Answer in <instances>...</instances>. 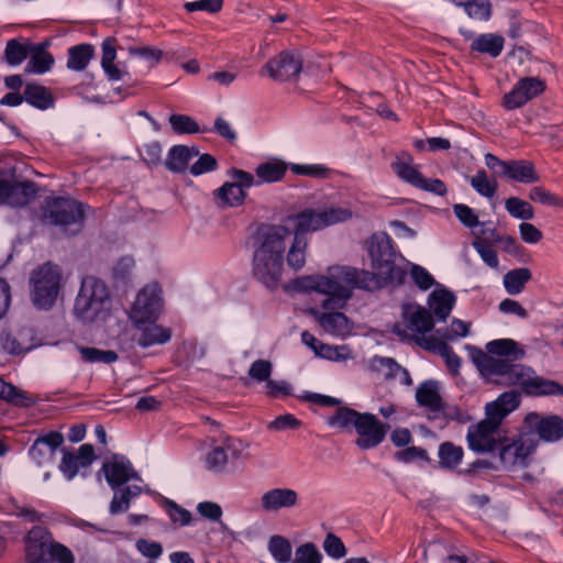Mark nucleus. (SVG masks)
I'll return each mask as SVG.
<instances>
[{
	"label": "nucleus",
	"instance_id": "0e129e2a",
	"mask_svg": "<svg viewBox=\"0 0 563 563\" xmlns=\"http://www.w3.org/2000/svg\"><path fill=\"white\" fill-rule=\"evenodd\" d=\"M323 549L325 553L334 559H341L346 554V548L342 540L334 533H328L323 541Z\"/></svg>",
	"mask_w": 563,
	"mask_h": 563
},
{
	"label": "nucleus",
	"instance_id": "13d9d810",
	"mask_svg": "<svg viewBox=\"0 0 563 563\" xmlns=\"http://www.w3.org/2000/svg\"><path fill=\"white\" fill-rule=\"evenodd\" d=\"M228 461V454L222 446L213 448L205 459L207 470L214 473L223 472Z\"/></svg>",
	"mask_w": 563,
	"mask_h": 563
},
{
	"label": "nucleus",
	"instance_id": "6ab92c4d",
	"mask_svg": "<svg viewBox=\"0 0 563 563\" xmlns=\"http://www.w3.org/2000/svg\"><path fill=\"white\" fill-rule=\"evenodd\" d=\"M97 459L92 444L85 443L80 445L76 453L65 451L59 464V471L71 481L79 472L80 467H89Z\"/></svg>",
	"mask_w": 563,
	"mask_h": 563
},
{
	"label": "nucleus",
	"instance_id": "6e6d98bb",
	"mask_svg": "<svg viewBox=\"0 0 563 563\" xmlns=\"http://www.w3.org/2000/svg\"><path fill=\"white\" fill-rule=\"evenodd\" d=\"M529 199L543 206L563 208V198L542 186L532 187L529 191Z\"/></svg>",
	"mask_w": 563,
	"mask_h": 563
},
{
	"label": "nucleus",
	"instance_id": "e433bc0d",
	"mask_svg": "<svg viewBox=\"0 0 563 563\" xmlns=\"http://www.w3.org/2000/svg\"><path fill=\"white\" fill-rule=\"evenodd\" d=\"M455 297L446 289H437L430 295L432 313L440 320H445L454 306Z\"/></svg>",
	"mask_w": 563,
	"mask_h": 563
},
{
	"label": "nucleus",
	"instance_id": "09e8293b",
	"mask_svg": "<svg viewBox=\"0 0 563 563\" xmlns=\"http://www.w3.org/2000/svg\"><path fill=\"white\" fill-rule=\"evenodd\" d=\"M21 331H3L0 336L2 349L13 355L22 354L31 349V345L22 338Z\"/></svg>",
	"mask_w": 563,
	"mask_h": 563
},
{
	"label": "nucleus",
	"instance_id": "4468645a",
	"mask_svg": "<svg viewBox=\"0 0 563 563\" xmlns=\"http://www.w3.org/2000/svg\"><path fill=\"white\" fill-rule=\"evenodd\" d=\"M525 426L541 441L554 443L563 439V418L559 415L530 412L525 417Z\"/></svg>",
	"mask_w": 563,
	"mask_h": 563
},
{
	"label": "nucleus",
	"instance_id": "412c9836",
	"mask_svg": "<svg viewBox=\"0 0 563 563\" xmlns=\"http://www.w3.org/2000/svg\"><path fill=\"white\" fill-rule=\"evenodd\" d=\"M64 443V435L58 431H51L40 435L29 450L31 459L37 465L53 462L56 450Z\"/></svg>",
	"mask_w": 563,
	"mask_h": 563
},
{
	"label": "nucleus",
	"instance_id": "f257e3e1",
	"mask_svg": "<svg viewBox=\"0 0 563 563\" xmlns=\"http://www.w3.org/2000/svg\"><path fill=\"white\" fill-rule=\"evenodd\" d=\"M367 251L371 257L372 268L375 272L358 269L351 266H335L333 276L345 280L350 286L374 291L387 285H400L406 278V271L397 266V254L390 236L385 232H378L367 242Z\"/></svg>",
	"mask_w": 563,
	"mask_h": 563
},
{
	"label": "nucleus",
	"instance_id": "2eb2a0df",
	"mask_svg": "<svg viewBox=\"0 0 563 563\" xmlns=\"http://www.w3.org/2000/svg\"><path fill=\"white\" fill-rule=\"evenodd\" d=\"M389 429L390 426L380 422L375 415L364 412L355 427V444L361 450L374 449L385 440Z\"/></svg>",
	"mask_w": 563,
	"mask_h": 563
},
{
	"label": "nucleus",
	"instance_id": "79ce46f5",
	"mask_svg": "<svg viewBox=\"0 0 563 563\" xmlns=\"http://www.w3.org/2000/svg\"><path fill=\"white\" fill-rule=\"evenodd\" d=\"M267 550L276 563H289L291 561V543L283 536H272L267 543Z\"/></svg>",
	"mask_w": 563,
	"mask_h": 563
},
{
	"label": "nucleus",
	"instance_id": "774afa93",
	"mask_svg": "<svg viewBox=\"0 0 563 563\" xmlns=\"http://www.w3.org/2000/svg\"><path fill=\"white\" fill-rule=\"evenodd\" d=\"M49 560L56 563H75V556L69 548L53 540Z\"/></svg>",
	"mask_w": 563,
	"mask_h": 563
},
{
	"label": "nucleus",
	"instance_id": "8fccbe9b",
	"mask_svg": "<svg viewBox=\"0 0 563 563\" xmlns=\"http://www.w3.org/2000/svg\"><path fill=\"white\" fill-rule=\"evenodd\" d=\"M471 186L483 197L493 198L498 189V183L489 177L485 169H479L470 179Z\"/></svg>",
	"mask_w": 563,
	"mask_h": 563
},
{
	"label": "nucleus",
	"instance_id": "c9c22d12",
	"mask_svg": "<svg viewBox=\"0 0 563 563\" xmlns=\"http://www.w3.org/2000/svg\"><path fill=\"white\" fill-rule=\"evenodd\" d=\"M505 40L501 35L487 33L473 38L471 49L495 58L503 52Z\"/></svg>",
	"mask_w": 563,
	"mask_h": 563
},
{
	"label": "nucleus",
	"instance_id": "bf43d9fd",
	"mask_svg": "<svg viewBox=\"0 0 563 563\" xmlns=\"http://www.w3.org/2000/svg\"><path fill=\"white\" fill-rule=\"evenodd\" d=\"M169 123L174 132L178 134H191L199 131L198 123L188 115L185 114H172L169 117Z\"/></svg>",
	"mask_w": 563,
	"mask_h": 563
},
{
	"label": "nucleus",
	"instance_id": "37998d69",
	"mask_svg": "<svg viewBox=\"0 0 563 563\" xmlns=\"http://www.w3.org/2000/svg\"><path fill=\"white\" fill-rule=\"evenodd\" d=\"M532 278L531 271L527 267L509 271L504 276V286L509 295L521 292L525 285Z\"/></svg>",
	"mask_w": 563,
	"mask_h": 563
},
{
	"label": "nucleus",
	"instance_id": "4d7b16f0",
	"mask_svg": "<svg viewBox=\"0 0 563 563\" xmlns=\"http://www.w3.org/2000/svg\"><path fill=\"white\" fill-rule=\"evenodd\" d=\"M290 170L296 175L325 179L331 175V169L323 164H291Z\"/></svg>",
	"mask_w": 563,
	"mask_h": 563
},
{
	"label": "nucleus",
	"instance_id": "864d4df0",
	"mask_svg": "<svg viewBox=\"0 0 563 563\" xmlns=\"http://www.w3.org/2000/svg\"><path fill=\"white\" fill-rule=\"evenodd\" d=\"M505 208L512 218L521 220H532L534 218L533 207L520 198L510 197L506 199Z\"/></svg>",
	"mask_w": 563,
	"mask_h": 563
},
{
	"label": "nucleus",
	"instance_id": "b1692460",
	"mask_svg": "<svg viewBox=\"0 0 563 563\" xmlns=\"http://www.w3.org/2000/svg\"><path fill=\"white\" fill-rule=\"evenodd\" d=\"M404 322L400 323L409 334H424L433 329V317L429 310L420 306H405Z\"/></svg>",
	"mask_w": 563,
	"mask_h": 563
},
{
	"label": "nucleus",
	"instance_id": "f8f14e48",
	"mask_svg": "<svg viewBox=\"0 0 563 563\" xmlns=\"http://www.w3.org/2000/svg\"><path fill=\"white\" fill-rule=\"evenodd\" d=\"M538 442L528 434H522L508 443L500 442L499 460L505 468L526 466L530 455L536 451Z\"/></svg>",
	"mask_w": 563,
	"mask_h": 563
},
{
	"label": "nucleus",
	"instance_id": "9d476101",
	"mask_svg": "<svg viewBox=\"0 0 563 563\" xmlns=\"http://www.w3.org/2000/svg\"><path fill=\"white\" fill-rule=\"evenodd\" d=\"M495 417H486L477 424H473L467 431V442L471 450L477 453L493 452L500 444L499 426Z\"/></svg>",
	"mask_w": 563,
	"mask_h": 563
},
{
	"label": "nucleus",
	"instance_id": "72a5a7b5",
	"mask_svg": "<svg viewBox=\"0 0 563 563\" xmlns=\"http://www.w3.org/2000/svg\"><path fill=\"white\" fill-rule=\"evenodd\" d=\"M411 162L412 157L408 153H404L391 164V168L404 181L419 188L424 177L417 167L411 165Z\"/></svg>",
	"mask_w": 563,
	"mask_h": 563
},
{
	"label": "nucleus",
	"instance_id": "c03bdc74",
	"mask_svg": "<svg viewBox=\"0 0 563 563\" xmlns=\"http://www.w3.org/2000/svg\"><path fill=\"white\" fill-rule=\"evenodd\" d=\"M287 172V165L280 161H271L257 166L255 173L257 184L275 183L280 180Z\"/></svg>",
	"mask_w": 563,
	"mask_h": 563
},
{
	"label": "nucleus",
	"instance_id": "e2e57ef3",
	"mask_svg": "<svg viewBox=\"0 0 563 563\" xmlns=\"http://www.w3.org/2000/svg\"><path fill=\"white\" fill-rule=\"evenodd\" d=\"M373 367L383 372L386 379L396 378L402 368L396 361L389 357L374 358Z\"/></svg>",
	"mask_w": 563,
	"mask_h": 563
},
{
	"label": "nucleus",
	"instance_id": "c85d7f7f",
	"mask_svg": "<svg viewBox=\"0 0 563 563\" xmlns=\"http://www.w3.org/2000/svg\"><path fill=\"white\" fill-rule=\"evenodd\" d=\"M506 178L520 184H534L540 180L534 164L528 159H510Z\"/></svg>",
	"mask_w": 563,
	"mask_h": 563
},
{
	"label": "nucleus",
	"instance_id": "7ed1b4c3",
	"mask_svg": "<svg viewBox=\"0 0 563 563\" xmlns=\"http://www.w3.org/2000/svg\"><path fill=\"white\" fill-rule=\"evenodd\" d=\"M110 310L111 298L106 283L95 276H85L75 299V316L82 322H96L106 320Z\"/></svg>",
	"mask_w": 563,
	"mask_h": 563
},
{
	"label": "nucleus",
	"instance_id": "603ef678",
	"mask_svg": "<svg viewBox=\"0 0 563 563\" xmlns=\"http://www.w3.org/2000/svg\"><path fill=\"white\" fill-rule=\"evenodd\" d=\"M362 415L363 413L354 409L341 407L328 418V424L331 427H339L341 429H346L349 427L355 428Z\"/></svg>",
	"mask_w": 563,
	"mask_h": 563
},
{
	"label": "nucleus",
	"instance_id": "aec40b11",
	"mask_svg": "<svg viewBox=\"0 0 563 563\" xmlns=\"http://www.w3.org/2000/svg\"><path fill=\"white\" fill-rule=\"evenodd\" d=\"M111 488L117 489L131 479H139L131 462L121 455H113L112 460L104 462L101 467Z\"/></svg>",
	"mask_w": 563,
	"mask_h": 563
},
{
	"label": "nucleus",
	"instance_id": "58836bf2",
	"mask_svg": "<svg viewBox=\"0 0 563 563\" xmlns=\"http://www.w3.org/2000/svg\"><path fill=\"white\" fill-rule=\"evenodd\" d=\"M141 493L142 487L140 485L133 484L124 487L120 486L110 503V514L117 515L126 511L130 507L131 500L140 496Z\"/></svg>",
	"mask_w": 563,
	"mask_h": 563
},
{
	"label": "nucleus",
	"instance_id": "f704fd0d",
	"mask_svg": "<svg viewBox=\"0 0 563 563\" xmlns=\"http://www.w3.org/2000/svg\"><path fill=\"white\" fill-rule=\"evenodd\" d=\"M24 98L29 104L40 110H47L55 102V98L48 88L33 82L26 84Z\"/></svg>",
	"mask_w": 563,
	"mask_h": 563
},
{
	"label": "nucleus",
	"instance_id": "2f4dec72",
	"mask_svg": "<svg viewBox=\"0 0 563 563\" xmlns=\"http://www.w3.org/2000/svg\"><path fill=\"white\" fill-rule=\"evenodd\" d=\"M198 154L199 152L195 147L175 145L168 152L165 166L173 173H184L191 158L198 156Z\"/></svg>",
	"mask_w": 563,
	"mask_h": 563
},
{
	"label": "nucleus",
	"instance_id": "5fc2aeb1",
	"mask_svg": "<svg viewBox=\"0 0 563 563\" xmlns=\"http://www.w3.org/2000/svg\"><path fill=\"white\" fill-rule=\"evenodd\" d=\"M78 351L81 358L88 363L111 364L118 360V354L111 350L80 346L78 347Z\"/></svg>",
	"mask_w": 563,
	"mask_h": 563
},
{
	"label": "nucleus",
	"instance_id": "a18cd8bd",
	"mask_svg": "<svg viewBox=\"0 0 563 563\" xmlns=\"http://www.w3.org/2000/svg\"><path fill=\"white\" fill-rule=\"evenodd\" d=\"M216 197L221 206L236 207L243 203L245 192L241 186L233 183H225L216 191Z\"/></svg>",
	"mask_w": 563,
	"mask_h": 563
},
{
	"label": "nucleus",
	"instance_id": "f03ea898",
	"mask_svg": "<svg viewBox=\"0 0 563 563\" xmlns=\"http://www.w3.org/2000/svg\"><path fill=\"white\" fill-rule=\"evenodd\" d=\"M289 231L285 227L272 228L254 253L253 274L269 289L277 288L284 266L285 239Z\"/></svg>",
	"mask_w": 563,
	"mask_h": 563
},
{
	"label": "nucleus",
	"instance_id": "cd10ccee",
	"mask_svg": "<svg viewBox=\"0 0 563 563\" xmlns=\"http://www.w3.org/2000/svg\"><path fill=\"white\" fill-rule=\"evenodd\" d=\"M48 44L44 43H32L31 53L29 55V63L26 64L25 70L31 74H45L54 65V57L47 51Z\"/></svg>",
	"mask_w": 563,
	"mask_h": 563
},
{
	"label": "nucleus",
	"instance_id": "39448f33",
	"mask_svg": "<svg viewBox=\"0 0 563 563\" xmlns=\"http://www.w3.org/2000/svg\"><path fill=\"white\" fill-rule=\"evenodd\" d=\"M332 266L328 269V275H310L297 279V287L303 291H318L328 295L322 302L324 310H334L342 308L344 302L352 296V286L345 280L333 276Z\"/></svg>",
	"mask_w": 563,
	"mask_h": 563
},
{
	"label": "nucleus",
	"instance_id": "a19ab883",
	"mask_svg": "<svg viewBox=\"0 0 563 563\" xmlns=\"http://www.w3.org/2000/svg\"><path fill=\"white\" fill-rule=\"evenodd\" d=\"M0 398L9 404L23 408H27L35 402L32 396L12 384L4 382L2 378H0Z\"/></svg>",
	"mask_w": 563,
	"mask_h": 563
},
{
	"label": "nucleus",
	"instance_id": "9b49d317",
	"mask_svg": "<svg viewBox=\"0 0 563 563\" xmlns=\"http://www.w3.org/2000/svg\"><path fill=\"white\" fill-rule=\"evenodd\" d=\"M161 310V297L157 285H146L141 289L130 311V319L134 327L144 322L155 321Z\"/></svg>",
	"mask_w": 563,
	"mask_h": 563
},
{
	"label": "nucleus",
	"instance_id": "1a4fd4ad",
	"mask_svg": "<svg viewBox=\"0 0 563 563\" xmlns=\"http://www.w3.org/2000/svg\"><path fill=\"white\" fill-rule=\"evenodd\" d=\"M416 401L419 407L431 413L430 418L444 416L459 421L463 420V412L457 407L450 408L444 402L439 391V384L435 380H426L418 386Z\"/></svg>",
	"mask_w": 563,
	"mask_h": 563
},
{
	"label": "nucleus",
	"instance_id": "c756f323",
	"mask_svg": "<svg viewBox=\"0 0 563 563\" xmlns=\"http://www.w3.org/2000/svg\"><path fill=\"white\" fill-rule=\"evenodd\" d=\"M393 333L396 334L401 341H412L420 347L438 354L442 351V346L448 345L443 339L437 338L434 335H426V333L421 335L409 334V332H407V330L401 324H395L393 327Z\"/></svg>",
	"mask_w": 563,
	"mask_h": 563
},
{
	"label": "nucleus",
	"instance_id": "5701e85b",
	"mask_svg": "<svg viewBox=\"0 0 563 563\" xmlns=\"http://www.w3.org/2000/svg\"><path fill=\"white\" fill-rule=\"evenodd\" d=\"M261 508L272 512L280 509H290L299 505V495L292 488L276 487L265 492L260 499Z\"/></svg>",
	"mask_w": 563,
	"mask_h": 563
},
{
	"label": "nucleus",
	"instance_id": "49530a36",
	"mask_svg": "<svg viewBox=\"0 0 563 563\" xmlns=\"http://www.w3.org/2000/svg\"><path fill=\"white\" fill-rule=\"evenodd\" d=\"M457 5L463 7L466 14L474 20L486 21L492 14L489 0H453Z\"/></svg>",
	"mask_w": 563,
	"mask_h": 563
},
{
	"label": "nucleus",
	"instance_id": "0eeeda50",
	"mask_svg": "<svg viewBox=\"0 0 563 563\" xmlns=\"http://www.w3.org/2000/svg\"><path fill=\"white\" fill-rule=\"evenodd\" d=\"M352 218V211L342 207L324 209L308 208L290 218L295 223V235L305 236L309 232L322 230L327 227L345 222Z\"/></svg>",
	"mask_w": 563,
	"mask_h": 563
},
{
	"label": "nucleus",
	"instance_id": "bb28decb",
	"mask_svg": "<svg viewBox=\"0 0 563 563\" xmlns=\"http://www.w3.org/2000/svg\"><path fill=\"white\" fill-rule=\"evenodd\" d=\"M140 331L137 344L142 347H148L156 344H165L172 338V330L156 324L155 321L144 322L140 327H134Z\"/></svg>",
	"mask_w": 563,
	"mask_h": 563
},
{
	"label": "nucleus",
	"instance_id": "a211bd4d",
	"mask_svg": "<svg viewBox=\"0 0 563 563\" xmlns=\"http://www.w3.org/2000/svg\"><path fill=\"white\" fill-rule=\"evenodd\" d=\"M522 378L518 384L530 396H563V386L555 382L534 374L531 367L526 366Z\"/></svg>",
	"mask_w": 563,
	"mask_h": 563
},
{
	"label": "nucleus",
	"instance_id": "473e14b6",
	"mask_svg": "<svg viewBox=\"0 0 563 563\" xmlns=\"http://www.w3.org/2000/svg\"><path fill=\"white\" fill-rule=\"evenodd\" d=\"M520 402L519 394L516 391H506L501 394L496 401L486 406V416L495 417L500 421L511 411H514Z\"/></svg>",
	"mask_w": 563,
	"mask_h": 563
},
{
	"label": "nucleus",
	"instance_id": "423d86ee",
	"mask_svg": "<svg viewBox=\"0 0 563 563\" xmlns=\"http://www.w3.org/2000/svg\"><path fill=\"white\" fill-rule=\"evenodd\" d=\"M41 220L45 224L59 227L65 232L74 225V232H78L84 221V207L69 198H47L42 207Z\"/></svg>",
	"mask_w": 563,
	"mask_h": 563
},
{
	"label": "nucleus",
	"instance_id": "680f3d73",
	"mask_svg": "<svg viewBox=\"0 0 563 563\" xmlns=\"http://www.w3.org/2000/svg\"><path fill=\"white\" fill-rule=\"evenodd\" d=\"M163 148L159 142L152 141L143 145L140 150L142 159L147 165L157 166L162 163Z\"/></svg>",
	"mask_w": 563,
	"mask_h": 563
},
{
	"label": "nucleus",
	"instance_id": "69168bd1",
	"mask_svg": "<svg viewBox=\"0 0 563 563\" xmlns=\"http://www.w3.org/2000/svg\"><path fill=\"white\" fill-rule=\"evenodd\" d=\"M349 349L345 345L334 346L329 344H319L317 355L330 361H342L347 358Z\"/></svg>",
	"mask_w": 563,
	"mask_h": 563
},
{
	"label": "nucleus",
	"instance_id": "dca6fc26",
	"mask_svg": "<svg viewBox=\"0 0 563 563\" xmlns=\"http://www.w3.org/2000/svg\"><path fill=\"white\" fill-rule=\"evenodd\" d=\"M52 533L42 526L33 527L25 537V558L27 563H52L49 560Z\"/></svg>",
	"mask_w": 563,
	"mask_h": 563
},
{
	"label": "nucleus",
	"instance_id": "052dcab7",
	"mask_svg": "<svg viewBox=\"0 0 563 563\" xmlns=\"http://www.w3.org/2000/svg\"><path fill=\"white\" fill-rule=\"evenodd\" d=\"M322 555L317 547L311 543L301 544L296 549L292 563H321Z\"/></svg>",
	"mask_w": 563,
	"mask_h": 563
},
{
	"label": "nucleus",
	"instance_id": "393cba45",
	"mask_svg": "<svg viewBox=\"0 0 563 563\" xmlns=\"http://www.w3.org/2000/svg\"><path fill=\"white\" fill-rule=\"evenodd\" d=\"M309 313L317 319L322 329L336 336H345L351 332V325L347 317L342 312H320L311 308Z\"/></svg>",
	"mask_w": 563,
	"mask_h": 563
},
{
	"label": "nucleus",
	"instance_id": "3c124183",
	"mask_svg": "<svg viewBox=\"0 0 563 563\" xmlns=\"http://www.w3.org/2000/svg\"><path fill=\"white\" fill-rule=\"evenodd\" d=\"M308 241L305 236H294V242L287 254V264L295 271H299L306 263V250Z\"/></svg>",
	"mask_w": 563,
	"mask_h": 563
},
{
	"label": "nucleus",
	"instance_id": "7c9ffc66",
	"mask_svg": "<svg viewBox=\"0 0 563 563\" xmlns=\"http://www.w3.org/2000/svg\"><path fill=\"white\" fill-rule=\"evenodd\" d=\"M115 38L108 37L102 43L101 66L109 80H121L128 73L114 64L117 57Z\"/></svg>",
	"mask_w": 563,
	"mask_h": 563
},
{
	"label": "nucleus",
	"instance_id": "4be33fe9",
	"mask_svg": "<svg viewBox=\"0 0 563 563\" xmlns=\"http://www.w3.org/2000/svg\"><path fill=\"white\" fill-rule=\"evenodd\" d=\"M35 194L32 183H18L0 179V205L23 207Z\"/></svg>",
	"mask_w": 563,
	"mask_h": 563
},
{
	"label": "nucleus",
	"instance_id": "338daca9",
	"mask_svg": "<svg viewBox=\"0 0 563 563\" xmlns=\"http://www.w3.org/2000/svg\"><path fill=\"white\" fill-rule=\"evenodd\" d=\"M273 365L269 361L257 360L252 363L249 369V375L257 382H267L272 374Z\"/></svg>",
	"mask_w": 563,
	"mask_h": 563
},
{
	"label": "nucleus",
	"instance_id": "f3484780",
	"mask_svg": "<svg viewBox=\"0 0 563 563\" xmlns=\"http://www.w3.org/2000/svg\"><path fill=\"white\" fill-rule=\"evenodd\" d=\"M268 76L278 81L297 77L302 69V58L296 52L284 51L271 58L264 66Z\"/></svg>",
	"mask_w": 563,
	"mask_h": 563
},
{
	"label": "nucleus",
	"instance_id": "4c0bfd02",
	"mask_svg": "<svg viewBox=\"0 0 563 563\" xmlns=\"http://www.w3.org/2000/svg\"><path fill=\"white\" fill-rule=\"evenodd\" d=\"M95 48L91 44H78L68 49L67 68L75 71H82L92 59Z\"/></svg>",
	"mask_w": 563,
	"mask_h": 563
},
{
	"label": "nucleus",
	"instance_id": "a878e982",
	"mask_svg": "<svg viewBox=\"0 0 563 563\" xmlns=\"http://www.w3.org/2000/svg\"><path fill=\"white\" fill-rule=\"evenodd\" d=\"M485 353L498 356L511 363L521 361L526 356L525 349L512 339H497L488 342Z\"/></svg>",
	"mask_w": 563,
	"mask_h": 563
},
{
	"label": "nucleus",
	"instance_id": "20e7f679",
	"mask_svg": "<svg viewBox=\"0 0 563 563\" xmlns=\"http://www.w3.org/2000/svg\"><path fill=\"white\" fill-rule=\"evenodd\" d=\"M63 273L58 265L47 262L31 273V300L43 310L51 309L63 288Z\"/></svg>",
	"mask_w": 563,
	"mask_h": 563
},
{
	"label": "nucleus",
	"instance_id": "de8ad7c7",
	"mask_svg": "<svg viewBox=\"0 0 563 563\" xmlns=\"http://www.w3.org/2000/svg\"><path fill=\"white\" fill-rule=\"evenodd\" d=\"M463 449L452 442H443L439 446V464L442 468H455L463 459Z\"/></svg>",
	"mask_w": 563,
	"mask_h": 563
},
{
	"label": "nucleus",
	"instance_id": "6e6552de",
	"mask_svg": "<svg viewBox=\"0 0 563 563\" xmlns=\"http://www.w3.org/2000/svg\"><path fill=\"white\" fill-rule=\"evenodd\" d=\"M473 361L484 377L509 386L517 385L523 376L522 372L527 371L526 365L496 358L479 349L475 350Z\"/></svg>",
	"mask_w": 563,
	"mask_h": 563
},
{
	"label": "nucleus",
	"instance_id": "ea45409f",
	"mask_svg": "<svg viewBox=\"0 0 563 563\" xmlns=\"http://www.w3.org/2000/svg\"><path fill=\"white\" fill-rule=\"evenodd\" d=\"M32 43L29 40H9L4 48V60L10 66H19L29 58Z\"/></svg>",
	"mask_w": 563,
	"mask_h": 563
},
{
	"label": "nucleus",
	"instance_id": "ddd939ff",
	"mask_svg": "<svg viewBox=\"0 0 563 563\" xmlns=\"http://www.w3.org/2000/svg\"><path fill=\"white\" fill-rule=\"evenodd\" d=\"M545 88V81L539 77L520 78L512 89L503 97L501 106L506 110L521 108L530 100L543 93Z\"/></svg>",
	"mask_w": 563,
	"mask_h": 563
}]
</instances>
